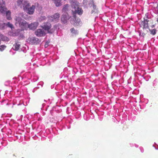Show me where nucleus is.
<instances>
[{
    "label": "nucleus",
    "instance_id": "obj_1",
    "mask_svg": "<svg viewBox=\"0 0 158 158\" xmlns=\"http://www.w3.org/2000/svg\"><path fill=\"white\" fill-rule=\"evenodd\" d=\"M140 27L142 28L143 29H148L151 32V34L154 35L156 33V30L154 29L152 30H150L149 26L152 28L155 27V24H154L153 20L152 19H145L144 18L143 21H142L139 23Z\"/></svg>",
    "mask_w": 158,
    "mask_h": 158
},
{
    "label": "nucleus",
    "instance_id": "obj_2",
    "mask_svg": "<svg viewBox=\"0 0 158 158\" xmlns=\"http://www.w3.org/2000/svg\"><path fill=\"white\" fill-rule=\"evenodd\" d=\"M72 8L74 9V10H72L73 17L76 19V14L77 13L79 15H81L83 12L82 9L79 7V3L76 1L71 0L70 1Z\"/></svg>",
    "mask_w": 158,
    "mask_h": 158
},
{
    "label": "nucleus",
    "instance_id": "obj_3",
    "mask_svg": "<svg viewBox=\"0 0 158 158\" xmlns=\"http://www.w3.org/2000/svg\"><path fill=\"white\" fill-rule=\"evenodd\" d=\"M16 22L15 24L18 25L21 28H24L27 25V23L26 21L20 17H16L15 19Z\"/></svg>",
    "mask_w": 158,
    "mask_h": 158
},
{
    "label": "nucleus",
    "instance_id": "obj_4",
    "mask_svg": "<svg viewBox=\"0 0 158 158\" xmlns=\"http://www.w3.org/2000/svg\"><path fill=\"white\" fill-rule=\"evenodd\" d=\"M60 17V14L56 13L52 16H49L48 18L49 20H50L51 21L56 23L59 21Z\"/></svg>",
    "mask_w": 158,
    "mask_h": 158
},
{
    "label": "nucleus",
    "instance_id": "obj_5",
    "mask_svg": "<svg viewBox=\"0 0 158 158\" xmlns=\"http://www.w3.org/2000/svg\"><path fill=\"white\" fill-rule=\"evenodd\" d=\"M51 27V25L48 23H45L43 26L44 29L48 31L49 33H52L54 31V30L53 29H50Z\"/></svg>",
    "mask_w": 158,
    "mask_h": 158
},
{
    "label": "nucleus",
    "instance_id": "obj_6",
    "mask_svg": "<svg viewBox=\"0 0 158 158\" xmlns=\"http://www.w3.org/2000/svg\"><path fill=\"white\" fill-rule=\"evenodd\" d=\"M28 40L29 43L31 44H38L40 42V40L37 38L35 37H32L29 38Z\"/></svg>",
    "mask_w": 158,
    "mask_h": 158
},
{
    "label": "nucleus",
    "instance_id": "obj_7",
    "mask_svg": "<svg viewBox=\"0 0 158 158\" xmlns=\"http://www.w3.org/2000/svg\"><path fill=\"white\" fill-rule=\"evenodd\" d=\"M5 6V2L3 0H0V11L2 13H4L6 10Z\"/></svg>",
    "mask_w": 158,
    "mask_h": 158
},
{
    "label": "nucleus",
    "instance_id": "obj_8",
    "mask_svg": "<svg viewBox=\"0 0 158 158\" xmlns=\"http://www.w3.org/2000/svg\"><path fill=\"white\" fill-rule=\"evenodd\" d=\"M35 6V5H32L30 7H28L25 11L29 15H32L34 12Z\"/></svg>",
    "mask_w": 158,
    "mask_h": 158
},
{
    "label": "nucleus",
    "instance_id": "obj_9",
    "mask_svg": "<svg viewBox=\"0 0 158 158\" xmlns=\"http://www.w3.org/2000/svg\"><path fill=\"white\" fill-rule=\"evenodd\" d=\"M39 23L38 22H35L31 23L29 25L27 24L28 27L30 29L33 30H34L36 29L37 26H38Z\"/></svg>",
    "mask_w": 158,
    "mask_h": 158
},
{
    "label": "nucleus",
    "instance_id": "obj_10",
    "mask_svg": "<svg viewBox=\"0 0 158 158\" xmlns=\"http://www.w3.org/2000/svg\"><path fill=\"white\" fill-rule=\"evenodd\" d=\"M30 6V4L28 1L24 0L22 4V8H23V10L25 11Z\"/></svg>",
    "mask_w": 158,
    "mask_h": 158
},
{
    "label": "nucleus",
    "instance_id": "obj_11",
    "mask_svg": "<svg viewBox=\"0 0 158 158\" xmlns=\"http://www.w3.org/2000/svg\"><path fill=\"white\" fill-rule=\"evenodd\" d=\"M35 34L38 36H42L44 35V32L42 29H38L35 31Z\"/></svg>",
    "mask_w": 158,
    "mask_h": 158
},
{
    "label": "nucleus",
    "instance_id": "obj_12",
    "mask_svg": "<svg viewBox=\"0 0 158 158\" xmlns=\"http://www.w3.org/2000/svg\"><path fill=\"white\" fill-rule=\"evenodd\" d=\"M9 40V38L0 33V41H8Z\"/></svg>",
    "mask_w": 158,
    "mask_h": 158
},
{
    "label": "nucleus",
    "instance_id": "obj_13",
    "mask_svg": "<svg viewBox=\"0 0 158 158\" xmlns=\"http://www.w3.org/2000/svg\"><path fill=\"white\" fill-rule=\"evenodd\" d=\"M67 14L66 15H63L61 17V20L64 23H65L67 22V20L69 19L67 16Z\"/></svg>",
    "mask_w": 158,
    "mask_h": 158
},
{
    "label": "nucleus",
    "instance_id": "obj_14",
    "mask_svg": "<svg viewBox=\"0 0 158 158\" xmlns=\"http://www.w3.org/2000/svg\"><path fill=\"white\" fill-rule=\"evenodd\" d=\"M6 10H7V9ZM5 12H6V16L7 19L8 20H11L12 19V18L11 17L10 11V10H8L7 11H6Z\"/></svg>",
    "mask_w": 158,
    "mask_h": 158
},
{
    "label": "nucleus",
    "instance_id": "obj_15",
    "mask_svg": "<svg viewBox=\"0 0 158 158\" xmlns=\"http://www.w3.org/2000/svg\"><path fill=\"white\" fill-rule=\"evenodd\" d=\"M20 45L18 43H16L13 45V49L15 51H18L20 48Z\"/></svg>",
    "mask_w": 158,
    "mask_h": 158
},
{
    "label": "nucleus",
    "instance_id": "obj_16",
    "mask_svg": "<svg viewBox=\"0 0 158 158\" xmlns=\"http://www.w3.org/2000/svg\"><path fill=\"white\" fill-rule=\"evenodd\" d=\"M70 31L71 32L72 34L74 35H76L78 34V31L77 30L75 29L74 28H72L70 29Z\"/></svg>",
    "mask_w": 158,
    "mask_h": 158
},
{
    "label": "nucleus",
    "instance_id": "obj_17",
    "mask_svg": "<svg viewBox=\"0 0 158 158\" xmlns=\"http://www.w3.org/2000/svg\"><path fill=\"white\" fill-rule=\"evenodd\" d=\"M90 3L92 5L93 8L94 10H96V5L94 3V0H90Z\"/></svg>",
    "mask_w": 158,
    "mask_h": 158
},
{
    "label": "nucleus",
    "instance_id": "obj_18",
    "mask_svg": "<svg viewBox=\"0 0 158 158\" xmlns=\"http://www.w3.org/2000/svg\"><path fill=\"white\" fill-rule=\"evenodd\" d=\"M24 0H18L17 2V6L22 8V5Z\"/></svg>",
    "mask_w": 158,
    "mask_h": 158
},
{
    "label": "nucleus",
    "instance_id": "obj_19",
    "mask_svg": "<svg viewBox=\"0 0 158 158\" xmlns=\"http://www.w3.org/2000/svg\"><path fill=\"white\" fill-rule=\"evenodd\" d=\"M69 5L68 4L65 5L62 9V11L63 12H66L68 10Z\"/></svg>",
    "mask_w": 158,
    "mask_h": 158
},
{
    "label": "nucleus",
    "instance_id": "obj_20",
    "mask_svg": "<svg viewBox=\"0 0 158 158\" xmlns=\"http://www.w3.org/2000/svg\"><path fill=\"white\" fill-rule=\"evenodd\" d=\"M5 25V23H4L2 21H0V29H3Z\"/></svg>",
    "mask_w": 158,
    "mask_h": 158
},
{
    "label": "nucleus",
    "instance_id": "obj_21",
    "mask_svg": "<svg viewBox=\"0 0 158 158\" xmlns=\"http://www.w3.org/2000/svg\"><path fill=\"white\" fill-rule=\"evenodd\" d=\"M6 47L5 45H2L0 46V51H3L6 48Z\"/></svg>",
    "mask_w": 158,
    "mask_h": 158
},
{
    "label": "nucleus",
    "instance_id": "obj_22",
    "mask_svg": "<svg viewBox=\"0 0 158 158\" xmlns=\"http://www.w3.org/2000/svg\"><path fill=\"white\" fill-rule=\"evenodd\" d=\"M6 25V26H7L8 27L10 28H12L13 27V25L10 23V22H8Z\"/></svg>",
    "mask_w": 158,
    "mask_h": 158
},
{
    "label": "nucleus",
    "instance_id": "obj_23",
    "mask_svg": "<svg viewBox=\"0 0 158 158\" xmlns=\"http://www.w3.org/2000/svg\"><path fill=\"white\" fill-rule=\"evenodd\" d=\"M147 32H148V31H147L146 33H144V32L140 33V35H141V36H143V37H144V36L146 34H147Z\"/></svg>",
    "mask_w": 158,
    "mask_h": 158
},
{
    "label": "nucleus",
    "instance_id": "obj_24",
    "mask_svg": "<svg viewBox=\"0 0 158 158\" xmlns=\"http://www.w3.org/2000/svg\"><path fill=\"white\" fill-rule=\"evenodd\" d=\"M49 42H46L45 44L44 45V47L45 48L48 47L49 45Z\"/></svg>",
    "mask_w": 158,
    "mask_h": 158
},
{
    "label": "nucleus",
    "instance_id": "obj_25",
    "mask_svg": "<svg viewBox=\"0 0 158 158\" xmlns=\"http://www.w3.org/2000/svg\"><path fill=\"white\" fill-rule=\"evenodd\" d=\"M79 25V23H76V24H75V23H74L73 24V26H78Z\"/></svg>",
    "mask_w": 158,
    "mask_h": 158
},
{
    "label": "nucleus",
    "instance_id": "obj_26",
    "mask_svg": "<svg viewBox=\"0 0 158 158\" xmlns=\"http://www.w3.org/2000/svg\"><path fill=\"white\" fill-rule=\"evenodd\" d=\"M156 9H157V11H158V3L157 4V6H156Z\"/></svg>",
    "mask_w": 158,
    "mask_h": 158
},
{
    "label": "nucleus",
    "instance_id": "obj_27",
    "mask_svg": "<svg viewBox=\"0 0 158 158\" xmlns=\"http://www.w3.org/2000/svg\"><path fill=\"white\" fill-rule=\"evenodd\" d=\"M77 20H78V21L79 20V21H78V22H79L80 21V19H78Z\"/></svg>",
    "mask_w": 158,
    "mask_h": 158
},
{
    "label": "nucleus",
    "instance_id": "obj_28",
    "mask_svg": "<svg viewBox=\"0 0 158 158\" xmlns=\"http://www.w3.org/2000/svg\"><path fill=\"white\" fill-rule=\"evenodd\" d=\"M53 120H52V121H51V122H53Z\"/></svg>",
    "mask_w": 158,
    "mask_h": 158
},
{
    "label": "nucleus",
    "instance_id": "obj_29",
    "mask_svg": "<svg viewBox=\"0 0 158 158\" xmlns=\"http://www.w3.org/2000/svg\"><path fill=\"white\" fill-rule=\"evenodd\" d=\"M157 12H158V11H157Z\"/></svg>",
    "mask_w": 158,
    "mask_h": 158
}]
</instances>
